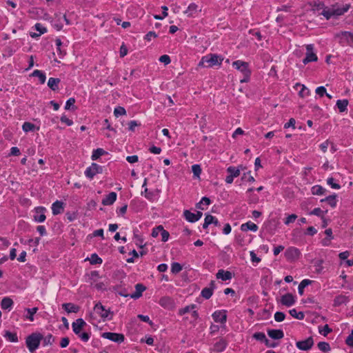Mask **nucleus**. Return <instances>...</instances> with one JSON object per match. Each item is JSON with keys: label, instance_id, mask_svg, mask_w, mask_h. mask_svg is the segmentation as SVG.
<instances>
[{"label": "nucleus", "instance_id": "obj_1", "mask_svg": "<svg viewBox=\"0 0 353 353\" xmlns=\"http://www.w3.org/2000/svg\"><path fill=\"white\" fill-rule=\"evenodd\" d=\"M349 8L350 6L347 4L342 7L339 5H334L330 8H325L322 11L321 14L323 15L326 19H330L332 17H336L343 14L349 10Z\"/></svg>", "mask_w": 353, "mask_h": 353}, {"label": "nucleus", "instance_id": "obj_2", "mask_svg": "<svg viewBox=\"0 0 353 353\" xmlns=\"http://www.w3.org/2000/svg\"><path fill=\"white\" fill-rule=\"evenodd\" d=\"M223 59L221 56L216 54H209L201 58L199 66L212 68L216 65H221Z\"/></svg>", "mask_w": 353, "mask_h": 353}, {"label": "nucleus", "instance_id": "obj_3", "mask_svg": "<svg viewBox=\"0 0 353 353\" xmlns=\"http://www.w3.org/2000/svg\"><path fill=\"white\" fill-rule=\"evenodd\" d=\"M232 65L236 70L240 71L244 76V78L240 81L241 83L248 82L251 74V72L249 69L248 63L241 60H237L232 63Z\"/></svg>", "mask_w": 353, "mask_h": 353}, {"label": "nucleus", "instance_id": "obj_4", "mask_svg": "<svg viewBox=\"0 0 353 353\" xmlns=\"http://www.w3.org/2000/svg\"><path fill=\"white\" fill-rule=\"evenodd\" d=\"M42 339L43 336L37 333H33L26 338V343L30 352H33L39 347Z\"/></svg>", "mask_w": 353, "mask_h": 353}, {"label": "nucleus", "instance_id": "obj_5", "mask_svg": "<svg viewBox=\"0 0 353 353\" xmlns=\"http://www.w3.org/2000/svg\"><path fill=\"white\" fill-rule=\"evenodd\" d=\"M102 167L97 163H92V165L87 168L85 171V175L92 179L97 174L102 172Z\"/></svg>", "mask_w": 353, "mask_h": 353}, {"label": "nucleus", "instance_id": "obj_6", "mask_svg": "<svg viewBox=\"0 0 353 353\" xmlns=\"http://www.w3.org/2000/svg\"><path fill=\"white\" fill-rule=\"evenodd\" d=\"M313 48H314L313 45H312V44H309V45L306 46V50H307L306 57L303 60V63L304 64H307L309 62L317 61L318 58H317L316 54L315 53H314Z\"/></svg>", "mask_w": 353, "mask_h": 353}, {"label": "nucleus", "instance_id": "obj_7", "mask_svg": "<svg viewBox=\"0 0 353 353\" xmlns=\"http://www.w3.org/2000/svg\"><path fill=\"white\" fill-rule=\"evenodd\" d=\"M94 311L103 319H111V317H109V315L110 314V311L108 310H106L105 307L101 305V303H97L94 305Z\"/></svg>", "mask_w": 353, "mask_h": 353}, {"label": "nucleus", "instance_id": "obj_8", "mask_svg": "<svg viewBox=\"0 0 353 353\" xmlns=\"http://www.w3.org/2000/svg\"><path fill=\"white\" fill-rule=\"evenodd\" d=\"M102 337L117 343H121L124 341V336L123 334L113 332H103Z\"/></svg>", "mask_w": 353, "mask_h": 353}, {"label": "nucleus", "instance_id": "obj_9", "mask_svg": "<svg viewBox=\"0 0 353 353\" xmlns=\"http://www.w3.org/2000/svg\"><path fill=\"white\" fill-rule=\"evenodd\" d=\"M313 344L314 341L312 337H308L305 340L296 342V345L299 350L306 351L310 350Z\"/></svg>", "mask_w": 353, "mask_h": 353}, {"label": "nucleus", "instance_id": "obj_10", "mask_svg": "<svg viewBox=\"0 0 353 353\" xmlns=\"http://www.w3.org/2000/svg\"><path fill=\"white\" fill-rule=\"evenodd\" d=\"M300 251L294 247L288 248L285 252V256L288 260L293 261L299 258Z\"/></svg>", "mask_w": 353, "mask_h": 353}, {"label": "nucleus", "instance_id": "obj_11", "mask_svg": "<svg viewBox=\"0 0 353 353\" xmlns=\"http://www.w3.org/2000/svg\"><path fill=\"white\" fill-rule=\"evenodd\" d=\"M202 212L198 211L196 214L192 213L190 211L186 210L183 212V216L185 219L191 223H194L199 220L202 216Z\"/></svg>", "mask_w": 353, "mask_h": 353}, {"label": "nucleus", "instance_id": "obj_12", "mask_svg": "<svg viewBox=\"0 0 353 353\" xmlns=\"http://www.w3.org/2000/svg\"><path fill=\"white\" fill-rule=\"evenodd\" d=\"M281 303L283 305L290 307L295 303L294 296L290 293L285 294L281 296Z\"/></svg>", "mask_w": 353, "mask_h": 353}, {"label": "nucleus", "instance_id": "obj_13", "mask_svg": "<svg viewBox=\"0 0 353 353\" xmlns=\"http://www.w3.org/2000/svg\"><path fill=\"white\" fill-rule=\"evenodd\" d=\"M85 325V322L82 319H77L72 324L73 332L75 333V334H80L81 330Z\"/></svg>", "mask_w": 353, "mask_h": 353}, {"label": "nucleus", "instance_id": "obj_14", "mask_svg": "<svg viewBox=\"0 0 353 353\" xmlns=\"http://www.w3.org/2000/svg\"><path fill=\"white\" fill-rule=\"evenodd\" d=\"M213 319L216 323H225L227 315L225 311H216L212 314Z\"/></svg>", "mask_w": 353, "mask_h": 353}, {"label": "nucleus", "instance_id": "obj_15", "mask_svg": "<svg viewBox=\"0 0 353 353\" xmlns=\"http://www.w3.org/2000/svg\"><path fill=\"white\" fill-rule=\"evenodd\" d=\"M117 194L114 192H112L108 194L104 199L102 200V204L103 205H110L114 203L117 199Z\"/></svg>", "mask_w": 353, "mask_h": 353}, {"label": "nucleus", "instance_id": "obj_16", "mask_svg": "<svg viewBox=\"0 0 353 353\" xmlns=\"http://www.w3.org/2000/svg\"><path fill=\"white\" fill-rule=\"evenodd\" d=\"M146 288L141 283H137L136 285H135V292L133 293V294H131L130 295V296L132 298V299H139V297H141L142 296V293L145 290Z\"/></svg>", "mask_w": 353, "mask_h": 353}, {"label": "nucleus", "instance_id": "obj_17", "mask_svg": "<svg viewBox=\"0 0 353 353\" xmlns=\"http://www.w3.org/2000/svg\"><path fill=\"white\" fill-rule=\"evenodd\" d=\"M211 223L214 224L216 226L220 225L219 222L217 220V219H216L214 216H213L210 214H207L205 217L204 223L203 224V228L204 229H206L208 227V225Z\"/></svg>", "mask_w": 353, "mask_h": 353}, {"label": "nucleus", "instance_id": "obj_18", "mask_svg": "<svg viewBox=\"0 0 353 353\" xmlns=\"http://www.w3.org/2000/svg\"><path fill=\"white\" fill-rule=\"evenodd\" d=\"M63 203L60 201H57L52 205V211L54 215L61 214L63 211Z\"/></svg>", "mask_w": 353, "mask_h": 353}, {"label": "nucleus", "instance_id": "obj_19", "mask_svg": "<svg viewBox=\"0 0 353 353\" xmlns=\"http://www.w3.org/2000/svg\"><path fill=\"white\" fill-rule=\"evenodd\" d=\"M268 336L272 339H281L283 338L284 334L281 330H268Z\"/></svg>", "mask_w": 353, "mask_h": 353}, {"label": "nucleus", "instance_id": "obj_20", "mask_svg": "<svg viewBox=\"0 0 353 353\" xmlns=\"http://www.w3.org/2000/svg\"><path fill=\"white\" fill-rule=\"evenodd\" d=\"M217 279H220L222 281L230 280L232 277V272L229 271H225L223 270H219L216 274Z\"/></svg>", "mask_w": 353, "mask_h": 353}, {"label": "nucleus", "instance_id": "obj_21", "mask_svg": "<svg viewBox=\"0 0 353 353\" xmlns=\"http://www.w3.org/2000/svg\"><path fill=\"white\" fill-rule=\"evenodd\" d=\"M45 210L44 208H38L36 210V214L34 216V219L35 221L39 223H42L46 220V216L43 214V211Z\"/></svg>", "mask_w": 353, "mask_h": 353}, {"label": "nucleus", "instance_id": "obj_22", "mask_svg": "<svg viewBox=\"0 0 353 353\" xmlns=\"http://www.w3.org/2000/svg\"><path fill=\"white\" fill-rule=\"evenodd\" d=\"M214 281H211L210 283V288H205L201 291V296L205 298V299H210L212 295L213 288L214 286Z\"/></svg>", "mask_w": 353, "mask_h": 353}, {"label": "nucleus", "instance_id": "obj_23", "mask_svg": "<svg viewBox=\"0 0 353 353\" xmlns=\"http://www.w3.org/2000/svg\"><path fill=\"white\" fill-rule=\"evenodd\" d=\"M62 307L68 313H77L79 310V307L72 303H63Z\"/></svg>", "mask_w": 353, "mask_h": 353}, {"label": "nucleus", "instance_id": "obj_24", "mask_svg": "<svg viewBox=\"0 0 353 353\" xmlns=\"http://www.w3.org/2000/svg\"><path fill=\"white\" fill-rule=\"evenodd\" d=\"M241 230L244 232H246L248 230L256 232L258 230V226L255 223L249 221V222L242 224L241 226Z\"/></svg>", "mask_w": 353, "mask_h": 353}, {"label": "nucleus", "instance_id": "obj_25", "mask_svg": "<svg viewBox=\"0 0 353 353\" xmlns=\"http://www.w3.org/2000/svg\"><path fill=\"white\" fill-rule=\"evenodd\" d=\"M13 301L9 297H4L1 302V307L3 310H10L13 305Z\"/></svg>", "mask_w": 353, "mask_h": 353}, {"label": "nucleus", "instance_id": "obj_26", "mask_svg": "<svg viewBox=\"0 0 353 353\" xmlns=\"http://www.w3.org/2000/svg\"><path fill=\"white\" fill-rule=\"evenodd\" d=\"M60 79L58 78H50L48 81V86L52 90H57L59 87Z\"/></svg>", "mask_w": 353, "mask_h": 353}, {"label": "nucleus", "instance_id": "obj_27", "mask_svg": "<svg viewBox=\"0 0 353 353\" xmlns=\"http://www.w3.org/2000/svg\"><path fill=\"white\" fill-rule=\"evenodd\" d=\"M227 346L225 340L221 339L214 344V350L217 352H223Z\"/></svg>", "mask_w": 353, "mask_h": 353}, {"label": "nucleus", "instance_id": "obj_28", "mask_svg": "<svg viewBox=\"0 0 353 353\" xmlns=\"http://www.w3.org/2000/svg\"><path fill=\"white\" fill-rule=\"evenodd\" d=\"M348 301V298L344 295H339L335 297L334 300V305L339 306L342 304L346 303Z\"/></svg>", "mask_w": 353, "mask_h": 353}, {"label": "nucleus", "instance_id": "obj_29", "mask_svg": "<svg viewBox=\"0 0 353 353\" xmlns=\"http://www.w3.org/2000/svg\"><path fill=\"white\" fill-rule=\"evenodd\" d=\"M198 10V6L195 3H190L187 10L185 11V13L187 14L188 17H192L195 13H196Z\"/></svg>", "mask_w": 353, "mask_h": 353}, {"label": "nucleus", "instance_id": "obj_30", "mask_svg": "<svg viewBox=\"0 0 353 353\" xmlns=\"http://www.w3.org/2000/svg\"><path fill=\"white\" fill-rule=\"evenodd\" d=\"M348 105V101L347 99L338 100L336 101V106L341 112H343L347 110Z\"/></svg>", "mask_w": 353, "mask_h": 353}, {"label": "nucleus", "instance_id": "obj_31", "mask_svg": "<svg viewBox=\"0 0 353 353\" xmlns=\"http://www.w3.org/2000/svg\"><path fill=\"white\" fill-rule=\"evenodd\" d=\"M32 76L38 77L41 83H44L46 81V74L44 72H43L41 70H34L33 72L32 73Z\"/></svg>", "mask_w": 353, "mask_h": 353}, {"label": "nucleus", "instance_id": "obj_32", "mask_svg": "<svg viewBox=\"0 0 353 353\" xmlns=\"http://www.w3.org/2000/svg\"><path fill=\"white\" fill-rule=\"evenodd\" d=\"M312 283V281L309 279H303L299 285L298 291L299 294L302 295L303 294L304 288L310 285Z\"/></svg>", "mask_w": 353, "mask_h": 353}, {"label": "nucleus", "instance_id": "obj_33", "mask_svg": "<svg viewBox=\"0 0 353 353\" xmlns=\"http://www.w3.org/2000/svg\"><path fill=\"white\" fill-rule=\"evenodd\" d=\"M290 314L296 319L302 320L304 319V314L302 312H297L296 309H292L289 311Z\"/></svg>", "mask_w": 353, "mask_h": 353}, {"label": "nucleus", "instance_id": "obj_34", "mask_svg": "<svg viewBox=\"0 0 353 353\" xmlns=\"http://www.w3.org/2000/svg\"><path fill=\"white\" fill-rule=\"evenodd\" d=\"M26 311H27L28 315L26 316V318L29 319L30 321H34V315L38 311V307H32V308H26Z\"/></svg>", "mask_w": 353, "mask_h": 353}, {"label": "nucleus", "instance_id": "obj_35", "mask_svg": "<svg viewBox=\"0 0 353 353\" xmlns=\"http://www.w3.org/2000/svg\"><path fill=\"white\" fill-rule=\"evenodd\" d=\"M227 172L233 176V178L237 177L240 174V169L233 166H230L227 169Z\"/></svg>", "mask_w": 353, "mask_h": 353}, {"label": "nucleus", "instance_id": "obj_36", "mask_svg": "<svg viewBox=\"0 0 353 353\" xmlns=\"http://www.w3.org/2000/svg\"><path fill=\"white\" fill-rule=\"evenodd\" d=\"M323 261L322 259L315 260L314 261V266L315 268V271L317 273H321L323 269Z\"/></svg>", "mask_w": 353, "mask_h": 353}, {"label": "nucleus", "instance_id": "obj_37", "mask_svg": "<svg viewBox=\"0 0 353 353\" xmlns=\"http://www.w3.org/2000/svg\"><path fill=\"white\" fill-rule=\"evenodd\" d=\"M4 336L11 342H17L18 338L15 333H12L9 331H6Z\"/></svg>", "mask_w": 353, "mask_h": 353}, {"label": "nucleus", "instance_id": "obj_38", "mask_svg": "<svg viewBox=\"0 0 353 353\" xmlns=\"http://www.w3.org/2000/svg\"><path fill=\"white\" fill-rule=\"evenodd\" d=\"M22 129L26 132L33 131L35 129V125L32 123L25 122L22 125Z\"/></svg>", "mask_w": 353, "mask_h": 353}, {"label": "nucleus", "instance_id": "obj_39", "mask_svg": "<svg viewBox=\"0 0 353 353\" xmlns=\"http://www.w3.org/2000/svg\"><path fill=\"white\" fill-rule=\"evenodd\" d=\"M210 204V199L204 196L201 199V201L196 204V208L203 210L204 208L202 207V205H208Z\"/></svg>", "mask_w": 353, "mask_h": 353}, {"label": "nucleus", "instance_id": "obj_40", "mask_svg": "<svg viewBox=\"0 0 353 353\" xmlns=\"http://www.w3.org/2000/svg\"><path fill=\"white\" fill-rule=\"evenodd\" d=\"M196 307V305L194 304H192V305H188L183 308H181L179 310V314L180 315H183L188 312H191L192 310H193L194 308Z\"/></svg>", "mask_w": 353, "mask_h": 353}, {"label": "nucleus", "instance_id": "obj_41", "mask_svg": "<svg viewBox=\"0 0 353 353\" xmlns=\"http://www.w3.org/2000/svg\"><path fill=\"white\" fill-rule=\"evenodd\" d=\"M182 270V266L179 263L174 262L172 263L171 272L173 274H177Z\"/></svg>", "mask_w": 353, "mask_h": 353}, {"label": "nucleus", "instance_id": "obj_42", "mask_svg": "<svg viewBox=\"0 0 353 353\" xmlns=\"http://www.w3.org/2000/svg\"><path fill=\"white\" fill-rule=\"evenodd\" d=\"M104 154H105V151L103 149L98 148L93 151V153L92 155V159L96 160Z\"/></svg>", "mask_w": 353, "mask_h": 353}, {"label": "nucleus", "instance_id": "obj_43", "mask_svg": "<svg viewBox=\"0 0 353 353\" xmlns=\"http://www.w3.org/2000/svg\"><path fill=\"white\" fill-rule=\"evenodd\" d=\"M319 332L323 336H327L330 332H332V330L329 327L328 325H325L323 327H319Z\"/></svg>", "mask_w": 353, "mask_h": 353}, {"label": "nucleus", "instance_id": "obj_44", "mask_svg": "<svg viewBox=\"0 0 353 353\" xmlns=\"http://www.w3.org/2000/svg\"><path fill=\"white\" fill-rule=\"evenodd\" d=\"M312 191L313 194L321 195L323 194L325 189L320 185H315L312 187Z\"/></svg>", "mask_w": 353, "mask_h": 353}, {"label": "nucleus", "instance_id": "obj_45", "mask_svg": "<svg viewBox=\"0 0 353 353\" xmlns=\"http://www.w3.org/2000/svg\"><path fill=\"white\" fill-rule=\"evenodd\" d=\"M126 114V111L124 108L119 106L114 108V114L115 117H118L119 116L125 115Z\"/></svg>", "mask_w": 353, "mask_h": 353}, {"label": "nucleus", "instance_id": "obj_46", "mask_svg": "<svg viewBox=\"0 0 353 353\" xmlns=\"http://www.w3.org/2000/svg\"><path fill=\"white\" fill-rule=\"evenodd\" d=\"M160 304L161 306L168 307L172 305V300L169 297H163L160 300Z\"/></svg>", "mask_w": 353, "mask_h": 353}, {"label": "nucleus", "instance_id": "obj_47", "mask_svg": "<svg viewBox=\"0 0 353 353\" xmlns=\"http://www.w3.org/2000/svg\"><path fill=\"white\" fill-rule=\"evenodd\" d=\"M192 171L194 176L199 178L201 173V168L199 165L194 164L192 166Z\"/></svg>", "mask_w": 353, "mask_h": 353}, {"label": "nucleus", "instance_id": "obj_48", "mask_svg": "<svg viewBox=\"0 0 353 353\" xmlns=\"http://www.w3.org/2000/svg\"><path fill=\"white\" fill-rule=\"evenodd\" d=\"M253 338L256 339L257 341H259L261 342L264 343L266 340L265 334L263 332H256L253 334Z\"/></svg>", "mask_w": 353, "mask_h": 353}, {"label": "nucleus", "instance_id": "obj_49", "mask_svg": "<svg viewBox=\"0 0 353 353\" xmlns=\"http://www.w3.org/2000/svg\"><path fill=\"white\" fill-rule=\"evenodd\" d=\"M318 347L323 352H327L330 350V346L327 342H319L318 343Z\"/></svg>", "mask_w": 353, "mask_h": 353}, {"label": "nucleus", "instance_id": "obj_50", "mask_svg": "<svg viewBox=\"0 0 353 353\" xmlns=\"http://www.w3.org/2000/svg\"><path fill=\"white\" fill-rule=\"evenodd\" d=\"M90 261L91 264H101L102 263V259L96 254L91 255Z\"/></svg>", "mask_w": 353, "mask_h": 353}, {"label": "nucleus", "instance_id": "obj_51", "mask_svg": "<svg viewBox=\"0 0 353 353\" xmlns=\"http://www.w3.org/2000/svg\"><path fill=\"white\" fill-rule=\"evenodd\" d=\"M296 86H301L302 87L301 90L299 91V95L301 97H304L307 96L309 94L310 91H309L308 88H307L305 85H301L300 83H296Z\"/></svg>", "mask_w": 353, "mask_h": 353}, {"label": "nucleus", "instance_id": "obj_52", "mask_svg": "<svg viewBox=\"0 0 353 353\" xmlns=\"http://www.w3.org/2000/svg\"><path fill=\"white\" fill-rule=\"evenodd\" d=\"M325 201H326L330 206H332V207L336 206V199L335 195H331V196L326 197Z\"/></svg>", "mask_w": 353, "mask_h": 353}, {"label": "nucleus", "instance_id": "obj_53", "mask_svg": "<svg viewBox=\"0 0 353 353\" xmlns=\"http://www.w3.org/2000/svg\"><path fill=\"white\" fill-rule=\"evenodd\" d=\"M343 38H344L348 43H353V34L349 32H342Z\"/></svg>", "mask_w": 353, "mask_h": 353}, {"label": "nucleus", "instance_id": "obj_54", "mask_svg": "<svg viewBox=\"0 0 353 353\" xmlns=\"http://www.w3.org/2000/svg\"><path fill=\"white\" fill-rule=\"evenodd\" d=\"M296 219L297 216L296 214H290L286 217V219L284 221V223L285 225H290V223H294Z\"/></svg>", "mask_w": 353, "mask_h": 353}, {"label": "nucleus", "instance_id": "obj_55", "mask_svg": "<svg viewBox=\"0 0 353 353\" xmlns=\"http://www.w3.org/2000/svg\"><path fill=\"white\" fill-rule=\"evenodd\" d=\"M285 314L281 312H276L274 314V319L277 322H281L285 319Z\"/></svg>", "mask_w": 353, "mask_h": 353}, {"label": "nucleus", "instance_id": "obj_56", "mask_svg": "<svg viewBox=\"0 0 353 353\" xmlns=\"http://www.w3.org/2000/svg\"><path fill=\"white\" fill-rule=\"evenodd\" d=\"M163 226L159 225L157 228H154L152 232V236L153 237H157L159 234H161V232L163 230Z\"/></svg>", "mask_w": 353, "mask_h": 353}, {"label": "nucleus", "instance_id": "obj_57", "mask_svg": "<svg viewBox=\"0 0 353 353\" xmlns=\"http://www.w3.org/2000/svg\"><path fill=\"white\" fill-rule=\"evenodd\" d=\"M334 179L332 177L328 178L327 180V183L334 189H339L340 185L338 183H334Z\"/></svg>", "mask_w": 353, "mask_h": 353}, {"label": "nucleus", "instance_id": "obj_58", "mask_svg": "<svg viewBox=\"0 0 353 353\" xmlns=\"http://www.w3.org/2000/svg\"><path fill=\"white\" fill-rule=\"evenodd\" d=\"M315 92L321 97L326 94V89L324 86H319L316 89Z\"/></svg>", "mask_w": 353, "mask_h": 353}, {"label": "nucleus", "instance_id": "obj_59", "mask_svg": "<svg viewBox=\"0 0 353 353\" xmlns=\"http://www.w3.org/2000/svg\"><path fill=\"white\" fill-rule=\"evenodd\" d=\"M35 29L39 32V35L41 34H44L45 32H47V29L43 27L41 23H36L35 26Z\"/></svg>", "mask_w": 353, "mask_h": 353}, {"label": "nucleus", "instance_id": "obj_60", "mask_svg": "<svg viewBox=\"0 0 353 353\" xmlns=\"http://www.w3.org/2000/svg\"><path fill=\"white\" fill-rule=\"evenodd\" d=\"M159 61L164 63L165 65H168L170 63L171 60L168 55L164 54L159 57Z\"/></svg>", "mask_w": 353, "mask_h": 353}, {"label": "nucleus", "instance_id": "obj_61", "mask_svg": "<svg viewBox=\"0 0 353 353\" xmlns=\"http://www.w3.org/2000/svg\"><path fill=\"white\" fill-rule=\"evenodd\" d=\"M161 241L163 242H166L169 239V232L166 230H165L163 228V230L161 232Z\"/></svg>", "mask_w": 353, "mask_h": 353}, {"label": "nucleus", "instance_id": "obj_62", "mask_svg": "<svg viewBox=\"0 0 353 353\" xmlns=\"http://www.w3.org/2000/svg\"><path fill=\"white\" fill-rule=\"evenodd\" d=\"M141 194L143 195L146 199H148L149 200L152 199L153 193L151 192H149L147 188H145L144 189V191L141 192Z\"/></svg>", "mask_w": 353, "mask_h": 353}, {"label": "nucleus", "instance_id": "obj_63", "mask_svg": "<svg viewBox=\"0 0 353 353\" xmlns=\"http://www.w3.org/2000/svg\"><path fill=\"white\" fill-rule=\"evenodd\" d=\"M75 103V99L74 98H70L65 103V109L70 110L72 106H74Z\"/></svg>", "mask_w": 353, "mask_h": 353}, {"label": "nucleus", "instance_id": "obj_64", "mask_svg": "<svg viewBox=\"0 0 353 353\" xmlns=\"http://www.w3.org/2000/svg\"><path fill=\"white\" fill-rule=\"evenodd\" d=\"M345 343L347 345L353 347V330H352L351 334L347 337Z\"/></svg>", "mask_w": 353, "mask_h": 353}]
</instances>
